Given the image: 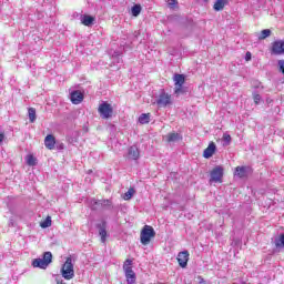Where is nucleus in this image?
Masks as SVG:
<instances>
[{
  "instance_id": "f257e3e1",
  "label": "nucleus",
  "mask_w": 284,
  "mask_h": 284,
  "mask_svg": "<svg viewBox=\"0 0 284 284\" xmlns=\"http://www.w3.org/2000/svg\"><path fill=\"white\" fill-rule=\"evenodd\" d=\"M154 236H156V232L154 231V227L150 225H144L140 233V243L142 245H150Z\"/></svg>"
},
{
  "instance_id": "f03ea898",
  "label": "nucleus",
  "mask_w": 284,
  "mask_h": 284,
  "mask_svg": "<svg viewBox=\"0 0 284 284\" xmlns=\"http://www.w3.org/2000/svg\"><path fill=\"white\" fill-rule=\"evenodd\" d=\"M61 275L65 281H72V278H74V264L72 263V257H67L61 267Z\"/></svg>"
},
{
  "instance_id": "7ed1b4c3",
  "label": "nucleus",
  "mask_w": 284,
  "mask_h": 284,
  "mask_svg": "<svg viewBox=\"0 0 284 284\" xmlns=\"http://www.w3.org/2000/svg\"><path fill=\"white\" fill-rule=\"evenodd\" d=\"M52 263V252H44L43 258H34L31 263L32 267H39L40 270H47L48 265Z\"/></svg>"
},
{
  "instance_id": "20e7f679",
  "label": "nucleus",
  "mask_w": 284,
  "mask_h": 284,
  "mask_svg": "<svg viewBox=\"0 0 284 284\" xmlns=\"http://www.w3.org/2000/svg\"><path fill=\"white\" fill-rule=\"evenodd\" d=\"M98 112L101 119L108 120V119H112V115L114 114V109L112 108V104L104 101L99 104Z\"/></svg>"
},
{
  "instance_id": "39448f33",
  "label": "nucleus",
  "mask_w": 284,
  "mask_h": 284,
  "mask_svg": "<svg viewBox=\"0 0 284 284\" xmlns=\"http://www.w3.org/2000/svg\"><path fill=\"white\" fill-rule=\"evenodd\" d=\"M172 103V94L166 93L165 90H162L156 100L158 108H170Z\"/></svg>"
},
{
  "instance_id": "423d86ee",
  "label": "nucleus",
  "mask_w": 284,
  "mask_h": 284,
  "mask_svg": "<svg viewBox=\"0 0 284 284\" xmlns=\"http://www.w3.org/2000/svg\"><path fill=\"white\" fill-rule=\"evenodd\" d=\"M173 81L175 83L174 94L179 97V94L183 93V85L185 84V75L176 73L173 77Z\"/></svg>"
},
{
  "instance_id": "0eeeda50",
  "label": "nucleus",
  "mask_w": 284,
  "mask_h": 284,
  "mask_svg": "<svg viewBox=\"0 0 284 284\" xmlns=\"http://www.w3.org/2000/svg\"><path fill=\"white\" fill-rule=\"evenodd\" d=\"M223 166L217 165L211 171V183H223Z\"/></svg>"
},
{
  "instance_id": "6e6552de",
  "label": "nucleus",
  "mask_w": 284,
  "mask_h": 284,
  "mask_svg": "<svg viewBox=\"0 0 284 284\" xmlns=\"http://www.w3.org/2000/svg\"><path fill=\"white\" fill-rule=\"evenodd\" d=\"M271 54L281 55L284 54V41L276 40L272 43Z\"/></svg>"
},
{
  "instance_id": "1a4fd4ad",
  "label": "nucleus",
  "mask_w": 284,
  "mask_h": 284,
  "mask_svg": "<svg viewBox=\"0 0 284 284\" xmlns=\"http://www.w3.org/2000/svg\"><path fill=\"white\" fill-rule=\"evenodd\" d=\"M176 261L180 265V267H187V262L190 261V252L189 251H182L178 254Z\"/></svg>"
},
{
  "instance_id": "9d476101",
  "label": "nucleus",
  "mask_w": 284,
  "mask_h": 284,
  "mask_svg": "<svg viewBox=\"0 0 284 284\" xmlns=\"http://www.w3.org/2000/svg\"><path fill=\"white\" fill-rule=\"evenodd\" d=\"M248 172H252V168L250 166H236L234 176H237L239 179H247Z\"/></svg>"
},
{
  "instance_id": "9b49d317",
  "label": "nucleus",
  "mask_w": 284,
  "mask_h": 284,
  "mask_svg": "<svg viewBox=\"0 0 284 284\" xmlns=\"http://www.w3.org/2000/svg\"><path fill=\"white\" fill-rule=\"evenodd\" d=\"M216 154V143L211 142L209 143V146L203 151V158L204 159H212Z\"/></svg>"
},
{
  "instance_id": "f8f14e48",
  "label": "nucleus",
  "mask_w": 284,
  "mask_h": 284,
  "mask_svg": "<svg viewBox=\"0 0 284 284\" xmlns=\"http://www.w3.org/2000/svg\"><path fill=\"white\" fill-rule=\"evenodd\" d=\"M128 156L129 159H132V161H139L141 156V152L139 151L138 145H132L128 149Z\"/></svg>"
},
{
  "instance_id": "ddd939ff",
  "label": "nucleus",
  "mask_w": 284,
  "mask_h": 284,
  "mask_svg": "<svg viewBox=\"0 0 284 284\" xmlns=\"http://www.w3.org/2000/svg\"><path fill=\"white\" fill-rule=\"evenodd\" d=\"M83 92L79 90L71 92V102L73 103V105H79V103H83Z\"/></svg>"
},
{
  "instance_id": "4468645a",
  "label": "nucleus",
  "mask_w": 284,
  "mask_h": 284,
  "mask_svg": "<svg viewBox=\"0 0 284 284\" xmlns=\"http://www.w3.org/2000/svg\"><path fill=\"white\" fill-rule=\"evenodd\" d=\"M54 145H57V138H54L52 134H48L44 138V146L47 150H54Z\"/></svg>"
},
{
  "instance_id": "2eb2a0df",
  "label": "nucleus",
  "mask_w": 284,
  "mask_h": 284,
  "mask_svg": "<svg viewBox=\"0 0 284 284\" xmlns=\"http://www.w3.org/2000/svg\"><path fill=\"white\" fill-rule=\"evenodd\" d=\"M183 136L176 132H171L166 135V142L168 143H174L176 141H182Z\"/></svg>"
},
{
  "instance_id": "dca6fc26",
  "label": "nucleus",
  "mask_w": 284,
  "mask_h": 284,
  "mask_svg": "<svg viewBox=\"0 0 284 284\" xmlns=\"http://www.w3.org/2000/svg\"><path fill=\"white\" fill-rule=\"evenodd\" d=\"M124 274H125L126 283L129 284L136 283V273H134V270L126 271L124 272Z\"/></svg>"
},
{
  "instance_id": "f3484780",
  "label": "nucleus",
  "mask_w": 284,
  "mask_h": 284,
  "mask_svg": "<svg viewBox=\"0 0 284 284\" xmlns=\"http://www.w3.org/2000/svg\"><path fill=\"white\" fill-rule=\"evenodd\" d=\"M225 6H227V0H216L213 9L215 10V12H221V10L225 8Z\"/></svg>"
},
{
  "instance_id": "a211bd4d",
  "label": "nucleus",
  "mask_w": 284,
  "mask_h": 284,
  "mask_svg": "<svg viewBox=\"0 0 284 284\" xmlns=\"http://www.w3.org/2000/svg\"><path fill=\"white\" fill-rule=\"evenodd\" d=\"M81 21L83 26L90 27L94 23V17L84 14Z\"/></svg>"
},
{
  "instance_id": "6ab92c4d",
  "label": "nucleus",
  "mask_w": 284,
  "mask_h": 284,
  "mask_svg": "<svg viewBox=\"0 0 284 284\" xmlns=\"http://www.w3.org/2000/svg\"><path fill=\"white\" fill-rule=\"evenodd\" d=\"M28 114H29V121H30V123H34V121H37V109H34V108H29V109H28Z\"/></svg>"
},
{
  "instance_id": "aec40b11",
  "label": "nucleus",
  "mask_w": 284,
  "mask_h": 284,
  "mask_svg": "<svg viewBox=\"0 0 284 284\" xmlns=\"http://www.w3.org/2000/svg\"><path fill=\"white\" fill-rule=\"evenodd\" d=\"M139 123H141V125H146L150 123V113H142L139 116Z\"/></svg>"
},
{
  "instance_id": "412c9836",
  "label": "nucleus",
  "mask_w": 284,
  "mask_h": 284,
  "mask_svg": "<svg viewBox=\"0 0 284 284\" xmlns=\"http://www.w3.org/2000/svg\"><path fill=\"white\" fill-rule=\"evenodd\" d=\"M132 265H134V261H133V260H130V258H126V260L123 262V271H124V273L132 271Z\"/></svg>"
},
{
  "instance_id": "4be33fe9",
  "label": "nucleus",
  "mask_w": 284,
  "mask_h": 284,
  "mask_svg": "<svg viewBox=\"0 0 284 284\" xmlns=\"http://www.w3.org/2000/svg\"><path fill=\"white\" fill-rule=\"evenodd\" d=\"M51 226H52V217L48 215L45 220L40 223V227H42V230H45V227H51Z\"/></svg>"
},
{
  "instance_id": "5701e85b",
  "label": "nucleus",
  "mask_w": 284,
  "mask_h": 284,
  "mask_svg": "<svg viewBox=\"0 0 284 284\" xmlns=\"http://www.w3.org/2000/svg\"><path fill=\"white\" fill-rule=\"evenodd\" d=\"M26 161H27V165L31 168H34V165H37V158H34V155L32 154L27 155Z\"/></svg>"
},
{
  "instance_id": "b1692460",
  "label": "nucleus",
  "mask_w": 284,
  "mask_h": 284,
  "mask_svg": "<svg viewBox=\"0 0 284 284\" xmlns=\"http://www.w3.org/2000/svg\"><path fill=\"white\" fill-rule=\"evenodd\" d=\"M141 4H134L132 8H131V14L132 17H139V14H141Z\"/></svg>"
},
{
  "instance_id": "393cba45",
  "label": "nucleus",
  "mask_w": 284,
  "mask_h": 284,
  "mask_svg": "<svg viewBox=\"0 0 284 284\" xmlns=\"http://www.w3.org/2000/svg\"><path fill=\"white\" fill-rule=\"evenodd\" d=\"M134 189H129L124 194H123V200L124 201H130L134 196Z\"/></svg>"
},
{
  "instance_id": "a878e982",
  "label": "nucleus",
  "mask_w": 284,
  "mask_h": 284,
  "mask_svg": "<svg viewBox=\"0 0 284 284\" xmlns=\"http://www.w3.org/2000/svg\"><path fill=\"white\" fill-rule=\"evenodd\" d=\"M99 234L101 236L102 243H105V241L108 239V231L105 230V227H101L99 231Z\"/></svg>"
},
{
  "instance_id": "bb28decb",
  "label": "nucleus",
  "mask_w": 284,
  "mask_h": 284,
  "mask_svg": "<svg viewBox=\"0 0 284 284\" xmlns=\"http://www.w3.org/2000/svg\"><path fill=\"white\" fill-rule=\"evenodd\" d=\"M271 34H272V30L264 29L261 31L260 39L261 40L267 39V37H270Z\"/></svg>"
},
{
  "instance_id": "cd10ccee",
  "label": "nucleus",
  "mask_w": 284,
  "mask_h": 284,
  "mask_svg": "<svg viewBox=\"0 0 284 284\" xmlns=\"http://www.w3.org/2000/svg\"><path fill=\"white\" fill-rule=\"evenodd\" d=\"M166 2L171 10H175V8H179V0H166Z\"/></svg>"
},
{
  "instance_id": "c85d7f7f",
  "label": "nucleus",
  "mask_w": 284,
  "mask_h": 284,
  "mask_svg": "<svg viewBox=\"0 0 284 284\" xmlns=\"http://www.w3.org/2000/svg\"><path fill=\"white\" fill-rule=\"evenodd\" d=\"M275 247H284V234H281L280 237L275 240Z\"/></svg>"
},
{
  "instance_id": "c756f323",
  "label": "nucleus",
  "mask_w": 284,
  "mask_h": 284,
  "mask_svg": "<svg viewBox=\"0 0 284 284\" xmlns=\"http://www.w3.org/2000/svg\"><path fill=\"white\" fill-rule=\"evenodd\" d=\"M223 141H225V143H227V145H230V143H232V135L224 133Z\"/></svg>"
},
{
  "instance_id": "7c9ffc66",
  "label": "nucleus",
  "mask_w": 284,
  "mask_h": 284,
  "mask_svg": "<svg viewBox=\"0 0 284 284\" xmlns=\"http://www.w3.org/2000/svg\"><path fill=\"white\" fill-rule=\"evenodd\" d=\"M253 101H254L255 105H258V103H261V94L254 93Z\"/></svg>"
},
{
  "instance_id": "2f4dec72",
  "label": "nucleus",
  "mask_w": 284,
  "mask_h": 284,
  "mask_svg": "<svg viewBox=\"0 0 284 284\" xmlns=\"http://www.w3.org/2000/svg\"><path fill=\"white\" fill-rule=\"evenodd\" d=\"M278 68H280V72H282V74H284V60H278Z\"/></svg>"
},
{
  "instance_id": "473e14b6",
  "label": "nucleus",
  "mask_w": 284,
  "mask_h": 284,
  "mask_svg": "<svg viewBox=\"0 0 284 284\" xmlns=\"http://www.w3.org/2000/svg\"><path fill=\"white\" fill-rule=\"evenodd\" d=\"M245 61H252V52H246L245 54Z\"/></svg>"
},
{
  "instance_id": "72a5a7b5",
  "label": "nucleus",
  "mask_w": 284,
  "mask_h": 284,
  "mask_svg": "<svg viewBox=\"0 0 284 284\" xmlns=\"http://www.w3.org/2000/svg\"><path fill=\"white\" fill-rule=\"evenodd\" d=\"M197 280H200L199 284H207V282H205V278H203L202 276H197Z\"/></svg>"
},
{
  "instance_id": "f704fd0d",
  "label": "nucleus",
  "mask_w": 284,
  "mask_h": 284,
  "mask_svg": "<svg viewBox=\"0 0 284 284\" xmlns=\"http://www.w3.org/2000/svg\"><path fill=\"white\" fill-rule=\"evenodd\" d=\"M3 139H6V134L0 131V143H3Z\"/></svg>"
},
{
  "instance_id": "c9c22d12",
  "label": "nucleus",
  "mask_w": 284,
  "mask_h": 284,
  "mask_svg": "<svg viewBox=\"0 0 284 284\" xmlns=\"http://www.w3.org/2000/svg\"><path fill=\"white\" fill-rule=\"evenodd\" d=\"M160 284H163V283H160Z\"/></svg>"
}]
</instances>
